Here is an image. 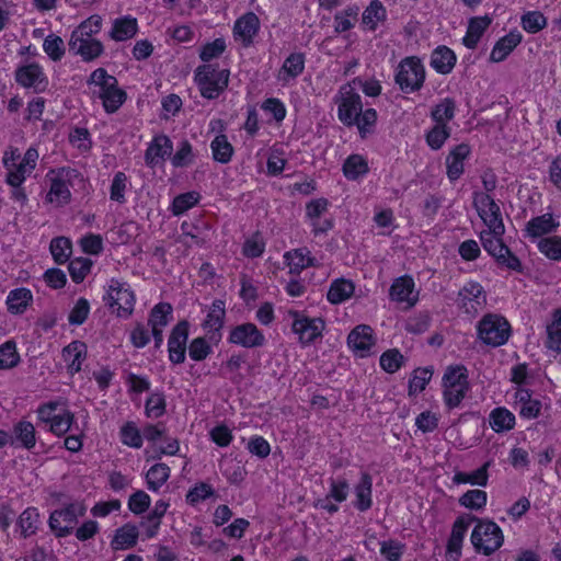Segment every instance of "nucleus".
<instances>
[{
  "label": "nucleus",
  "instance_id": "1",
  "mask_svg": "<svg viewBox=\"0 0 561 561\" xmlns=\"http://www.w3.org/2000/svg\"><path fill=\"white\" fill-rule=\"evenodd\" d=\"M88 84L94 87L92 95L102 100L106 113H115L126 101V92L118 88L117 79L108 75L104 68L95 69Z\"/></svg>",
  "mask_w": 561,
  "mask_h": 561
},
{
  "label": "nucleus",
  "instance_id": "2",
  "mask_svg": "<svg viewBox=\"0 0 561 561\" xmlns=\"http://www.w3.org/2000/svg\"><path fill=\"white\" fill-rule=\"evenodd\" d=\"M46 178L50 184L47 199L49 203L57 206L68 204L71 199L70 187H72L77 181H83L80 172L70 167L50 170Z\"/></svg>",
  "mask_w": 561,
  "mask_h": 561
},
{
  "label": "nucleus",
  "instance_id": "3",
  "mask_svg": "<svg viewBox=\"0 0 561 561\" xmlns=\"http://www.w3.org/2000/svg\"><path fill=\"white\" fill-rule=\"evenodd\" d=\"M477 525L471 533V543L476 551L490 556L499 550L504 542L502 529L492 520L476 517Z\"/></svg>",
  "mask_w": 561,
  "mask_h": 561
},
{
  "label": "nucleus",
  "instance_id": "4",
  "mask_svg": "<svg viewBox=\"0 0 561 561\" xmlns=\"http://www.w3.org/2000/svg\"><path fill=\"white\" fill-rule=\"evenodd\" d=\"M477 335L485 345L497 347L508 341L511 325L504 317L486 313L477 324Z\"/></svg>",
  "mask_w": 561,
  "mask_h": 561
},
{
  "label": "nucleus",
  "instance_id": "5",
  "mask_svg": "<svg viewBox=\"0 0 561 561\" xmlns=\"http://www.w3.org/2000/svg\"><path fill=\"white\" fill-rule=\"evenodd\" d=\"M195 81L203 98L217 99L228 87L229 71L213 65H203L195 70Z\"/></svg>",
  "mask_w": 561,
  "mask_h": 561
},
{
  "label": "nucleus",
  "instance_id": "6",
  "mask_svg": "<svg viewBox=\"0 0 561 561\" xmlns=\"http://www.w3.org/2000/svg\"><path fill=\"white\" fill-rule=\"evenodd\" d=\"M396 83L404 93L419 91L425 81V69L420 58L407 57L397 68Z\"/></svg>",
  "mask_w": 561,
  "mask_h": 561
},
{
  "label": "nucleus",
  "instance_id": "7",
  "mask_svg": "<svg viewBox=\"0 0 561 561\" xmlns=\"http://www.w3.org/2000/svg\"><path fill=\"white\" fill-rule=\"evenodd\" d=\"M355 84L356 80L343 84L334 96L339 119L346 126H354L363 108L362 98L356 92Z\"/></svg>",
  "mask_w": 561,
  "mask_h": 561
},
{
  "label": "nucleus",
  "instance_id": "8",
  "mask_svg": "<svg viewBox=\"0 0 561 561\" xmlns=\"http://www.w3.org/2000/svg\"><path fill=\"white\" fill-rule=\"evenodd\" d=\"M85 514V506L75 502L64 508L55 510L49 516V527L58 538L66 537L75 529L78 518Z\"/></svg>",
  "mask_w": 561,
  "mask_h": 561
},
{
  "label": "nucleus",
  "instance_id": "9",
  "mask_svg": "<svg viewBox=\"0 0 561 561\" xmlns=\"http://www.w3.org/2000/svg\"><path fill=\"white\" fill-rule=\"evenodd\" d=\"M473 206L488 229H494L497 234L505 231L500 206L489 194L474 193Z\"/></svg>",
  "mask_w": 561,
  "mask_h": 561
},
{
  "label": "nucleus",
  "instance_id": "10",
  "mask_svg": "<svg viewBox=\"0 0 561 561\" xmlns=\"http://www.w3.org/2000/svg\"><path fill=\"white\" fill-rule=\"evenodd\" d=\"M104 300L111 308L117 307V316L129 317L135 305L134 293L117 279H111Z\"/></svg>",
  "mask_w": 561,
  "mask_h": 561
},
{
  "label": "nucleus",
  "instance_id": "11",
  "mask_svg": "<svg viewBox=\"0 0 561 561\" xmlns=\"http://www.w3.org/2000/svg\"><path fill=\"white\" fill-rule=\"evenodd\" d=\"M485 302L486 295L477 282L467 283L458 293V306L469 316H476Z\"/></svg>",
  "mask_w": 561,
  "mask_h": 561
},
{
  "label": "nucleus",
  "instance_id": "12",
  "mask_svg": "<svg viewBox=\"0 0 561 561\" xmlns=\"http://www.w3.org/2000/svg\"><path fill=\"white\" fill-rule=\"evenodd\" d=\"M389 297L392 301L405 304L407 308L414 307L419 301V291L415 290L413 278L409 275L396 278L390 286Z\"/></svg>",
  "mask_w": 561,
  "mask_h": 561
},
{
  "label": "nucleus",
  "instance_id": "13",
  "mask_svg": "<svg viewBox=\"0 0 561 561\" xmlns=\"http://www.w3.org/2000/svg\"><path fill=\"white\" fill-rule=\"evenodd\" d=\"M187 339L188 322L183 320L172 329L168 341L169 359L173 364H181L185 360Z\"/></svg>",
  "mask_w": 561,
  "mask_h": 561
},
{
  "label": "nucleus",
  "instance_id": "14",
  "mask_svg": "<svg viewBox=\"0 0 561 561\" xmlns=\"http://www.w3.org/2000/svg\"><path fill=\"white\" fill-rule=\"evenodd\" d=\"M229 342L245 348H253L262 346L265 337L255 324L248 322L239 324L231 330Z\"/></svg>",
  "mask_w": 561,
  "mask_h": 561
},
{
  "label": "nucleus",
  "instance_id": "15",
  "mask_svg": "<svg viewBox=\"0 0 561 561\" xmlns=\"http://www.w3.org/2000/svg\"><path fill=\"white\" fill-rule=\"evenodd\" d=\"M473 520H476V516L463 515L458 517L453 525L451 534L446 546V553L454 561H458L461 557L463 538Z\"/></svg>",
  "mask_w": 561,
  "mask_h": 561
},
{
  "label": "nucleus",
  "instance_id": "16",
  "mask_svg": "<svg viewBox=\"0 0 561 561\" xmlns=\"http://www.w3.org/2000/svg\"><path fill=\"white\" fill-rule=\"evenodd\" d=\"M347 345L358 356H368L375 345L373 329L366 324L355 327L347 336Z\"/></svg>",
  "mask_w": 561,
  "mask_h": 561
},
{
  "label": "nucleus",
  "instance_id": "17",
  "mask_svg": "<svg viewBox=\"0 0 561 561\" xmlns=\"http://www.w3.org/2000/svg\"><path fill=\"white\" fill-rule=\"evenodd\" d=\"M295 319L293 322V331L299 335L302 343H311L321 335L324 329V322L320 318L310 319L299 316L298 312L293 313Z\"/></svg>",
  "mask_w": 561,
  "mask_h": 561
},
{
  "label": "nucleus",
  "instance_id": "18",
  "mask_svg": "<svg viewBox=\"0 0 561 561\" xmlns=\"http://www.w3.org/2000/svg\"><path fill=\"white\" fill-rule=\"evenodd\" d=\"M15 80L19 84L25 88H33L36 92H42L47 87V79L43 69L34 62L18 68Z\"/></svg>",
  "mask_w": 561,
  "mask_h": 561
},
{
  "label": "nucleus",
  "instance_id": "19",
  "mask_svg": "<svg viewBox=\"0 0 561 561\" xmlns=\"http://www.w3.org/2000/svg\"><path fill=\"white\" fill-rule=\"evenodd\" d=\"M173 144L167 135H157L145 152V162L148 167L153 168L167 157H171Z\"/></svg>",
  "mask_w": 561,
  "mask_h": 561
},
{
  "label": "nucleus",
  "instance_id": "20",
  "mask_svg": "<svg viewBox=\"0 0 561 561\" xmlns=\"http://www.w3.org/2000/svg\"><path fill=\"white\" fill-rule=\"evenodd\" d=\"M260 28L259 18L249 12L239 18L233 26V35L236 39H240L244 46H249L253 42V37L256 35Z\"/></svg>",
  "mask_w": 561,
  "mask_h": 561
},
{
  "label": "nucleus",
  "instance_id": "21",
  "mask_svg": "<svg viewBox=\"0 0 561 561\" xmlns=\"http://www.w3.org/2000/svg\"><path fill=\"white\" fill-rule=\"evenodd\" d=\"M69 49L76 55H80L84 61H91L103 53V45L94 38L70 37Z\"/></svg>",
  "mask_w": 561,
  "mask_h": 561
},
{
  "label": "nucleus",
  "instance_id": "22",
  "mask_svg": "<svg viewBox=\"0 0 561 561\" xmlns=\"http://www.w3.org/2000/svg\"><path fill=\"white\" fill-rule=\"evenodd\" d=\"M470 153L467 144L457 145L446 158L447 176L451 182L457 181L463 173V161Z\"/></svg>",
  "mask_w": 561,
  "mask_h": 561
},
{
  "label": "nucleus",
  "instance_id": "23",
  "mask_svg": "<svg viewBox=\"0 0 561 561\" xmlns=\"http://www.w3.org/2000/svg\"><path fill=\"white\" fill-rule=\"evenodd\" d=\"M354 493L356 500L353 504L359 512H366L373 506V478L368 472H362Z\"/></svg>",
  "mask_w": 561,
  "mask_h": 561
},
{
  "label": "nucleus",
  "instance_id": "24",
  "mask_svg": "<svg viewBox=\"0 0 561 561\" xmlns=\"http://www.w3.org/2000/svg\"><path fill=\"white\" fill-rule=\"evenodd\" d=\"M522 38L523 36L519 32H510L496 42L490 54V60L493 62L503 61L522 42Z\"/></svg>",
  "mask_w": 561,
  "mask_h": 561
},
{
  "label": "nucleus",
  "instance_id": "25",
  "mask_svg": "<svg viewBox=\"0 0 561 561\" xmlns=\"http://www.w3.org/2000/svg\"><path fill=\"white\" fill-rule=\"evenodd\" d=\"M455 53L447 46H438L431 55V66L442 75H448L456 64Z\"/></svg>",
  "mask_w": 561,
  "mask_h": 561
},
{
  "label": "nucleus",
  "instance_id": "26",
  "mask_svg": "<svg viewBox=\"0 0 561 561\" xmlns=\"http://www.w3.org/2000/svg\"><path fill=\"white\" fill-rule=\"evenodd\" d=\"M11 435L15 440L14 446L32 449L36 444L35 427L28 421L22 420L14 424Z\"/></svg>",
  "mask_w": 561,
  "mask_h": 561
},
{
  "label": "nucleus",
  "instance_id": "27",
  "mask_svg": "<svg viewBox=\"0 0 561 561\" xmlns=\"http://www.w3.org/2000/svg\"><path fill=\"white\" fill-rule=\"evenodd\" d=\"M85 344L79 341L70 343L62 350V356L68 363V370L71 375L81 370V364L85 358Z\"/></svg>",
  "mask_w": 561,
  "mask_h": 561
},
{
  "label": "nucleus",
  "instance_id": "28",
  "mask_svg": "<svg viewBox=\"0 0 561 561\" xmlns=\"http://www.w3.org/2000/svg\"><path fill=\"white\" fill-rule=\"evenodd\" d=\"M305 69V57L300 53L290 54L284 61L279 72L278 80L288 82L290 79L297 78Z\"/></svg>",
  "mask_w": 561,
  "mask_h": 561
},
{
  "label": "nucleus",
  "instance_id": "29",
  "mask_svg": "<svg viewBox=\"0 0 561 561\" xmlns=\"http://www.w3.org/2000/svg\"><path fill=\"white\" fill-rule=\"evenodd\" d=\"M491 461H486L471 473L457 471L453 477V482L455 484L470 483L472 485L486 486Z\"/></svg>",
  "mask_w": 561,
  "mask_h": 561
},
{
  "label": "nucleus",
  "instance_id": "30",
  "mask_svg": "<svg viewBox=\"0 0 561 561\" xmlns=\"http://www.w3.org/2000/svg\"><path fill=\"white\" fill-rule=\"evenodd\" d=\"M491 19L488 16L473 18L470 20L466 36L463 37V45L467 48L473 49L478 45L482 34L489 27Z\"/></svg>",
  "mask_w": 561,
  "mask_h": 561
},
{
  "label": "nucleus",
  "instance_id": "31",
  "mask_svg": "<svg viewBox=\"0 0 561 561\" xmlns=\"http://www.w3.org/2000/svg\"><path fill=\"white\" fill-rule=\"evenodd\" d=\"M558 227L551 214L533 218L527 222L526 232L531 238H538L552 232Z\"/></svg>",
  "mask_w": 561,
  "mask_h": 561
},
{
  "label": "nucleus",
  "instance_id": "32",
  "mask_svg": "<svg viewBox=\"0 0 561 561\" xmlns=\"http://www.w3.org/2000/svg\"><path fill=\"white\" fill-rule=\"evenodd\" d=\"M32 299L33 296L30 289L18 288L11 290L7 297L8 310L14 314L23 313Z\"/></svg>",
  "mask_w": 561,
  "mask_h": 561
},
{
  "label": "nucleus",
  "instance_id": "33",
  "mask_svg": "<svg viewBox=\"0 0 561 561\" xmlns=\"http://www.w3.org/2000/svg\"><path fill=\"white\" fill-rule=\"evenodd\" d=\"M172 306L168 302L156 305L149 314L148 324L151 330H163L172 320Z\"/></svg>",
  "mask_w": 561,
  "mask_h": 561
},
{
  "label": "nucleus",
  "instance_id": "34",
  "mask_svg": "<svg viewBox=\"0 0 561 561\" xmlns=\"http://www.w3.org/2000/svg\"><path fill=\"white\" fill-rule=\"evenodd\" d=\"M505 231H502L501 233H496L494 229H488L483 230L480 233V240L482 243L483 249L493 257L495 259L500 253L503 252V250L507 247L503 242V234Z\"/></svg>",
  "mask_w": 561,
  "mask_h": 561
},
{
  "label": "nucleus",
  "instance_id": "35",
  "mask_svg": "<svg viewBox=\"0 0 561 561\" xmlns=\"http://www.w3.org/2000/svg\"><path fill=\"white\" fill-rule=\"evenodd\" d=\"M210 149L215 161L220 163H228L233 156V147L229 142L226 135H217L210 142Z\"/></svg>",
  "mask_w": 561,
  "mask_h": 561
},
{
  "label": "nucleus",
  "instance_id": "36",
  "mask_svg": "<svg viewBox=\"0 0 561 561\" xmlns=\"http://www.w3.org/2000/svg\"><path fill=\"white\" fill-rule=\"evenodd\" d=\"M490 426L500 433L514 428L515 415L505 408H495L490 413Z\"/></svg>",
  "mask_w": 561,
  "mask_h": 561
},
{
  "label": "nucleus",
  "instance_id": "37",
  "mask_svg": "<svg viewBox=\"0 0 561 561\" xmlns=\"http://www.w3.org/2000/svg\"><path fill=\"white\" fill-rule=\"evenodd\" d=\"M355 286L351 280L336 279L334 280L328 291V300L332 304H341L348 299L354 294Z\"/></svg>",
  "mask_w": 561,
  "mask_h": 561
},
{
  "label": "nucleus",
  "instance_id": "38",
  "mask_svg": "<svg viewBox=\"0 0 561 561\" xmlns=\"http://www.w3.org/2000/svg\"><path fill=\"white\" fill-rule=\"evenodd\" d=\"M138 538V529L134 525H125L116 530L115 537L112 541V547L115 550L128 549L136 545Z\"/></svg>",
  "mask_w": 561,
  "mask_h": 561
},
{
  "label": "nucleus",
  "instance_id": "39",
  "mask_svg": "<svg viewBox=\"0 0 561 561\" xmlns=\"http://www.w3.org/2000/svg\"><path fill=\"white\" fill-rule=\"evenodd\" d=\"M225 314V302L220 299L215 300L208 311L206 320L204 321L205 329L208 332H219L224 324Z\"/></svg>",
  "mask_w": 561,
  "mask_h": 561
},
{
  "label": "nucleus",
  "instance_id": "40",
  "mask_svg": "<svg viewBox=\"0 0 561 561\" xmlns=\"http://www.w3.org/2000/svg\"><path fill=\"white\" fill-rule=\"evenodd\" d=\"M369 171L367 161L359 154L350 156L343 164V173L348 180H357Z\"/></svg>",
  "mask_w": 561,
  "mask_h": 561
},
{
  "label": "nucleus",
  "instance_id": "41",
  "mask_svg": "<svg viewBox=\"0 0 561 561\" xmlns=\"http://www.w3.org/2000/svg\"><path fill=\"white\" fill-rule=\"evenodd\" d=\"M285 259L289 266L290 273H300L304 268L313 265V259L309 256L306 249H296L286 252Z\"/></svg>",
  "mask_w": 561,
  "mask_h": 561
},
{
  "label": "nucleus",
  "instance_id": "42",
  "mask_svg": "<svg viewBox=\"0 0 561 561\" xmlns=\"http://www.w3.org/2000/svg\"><path fill=\"white\" fill-rule=\"evenodd\" d=\"M170 468L165 463L153 465L146 474L147 485L150 491H158L169 479Z\"/></svg>",
  "mask_w": 561,
  "mask_h": 561
},
{
  "label": "nucleus",
  "instance_id": "43",
  "mask_svg": "<svg viewBox=\"0 0 561 561\" xmlns=\"http://www.w3.org/2000/svg\"><path fill=\"white\" fill-rule=\"evenodd\" d=\"M137 32V21L136 19H119L116 20L112 32L111 37L115 41H126L131 38Z\"/></svg>",
  "mask_w": 561,
  "mask_h": 561
},
{
  "label": "nucleus",
  "instance_id": "44",
  "mask_svg": "<svg viewBox=\"0 0 561 561\" xmlns=\"http://www.w3.org/2000/svg\"><path fill=\"white\" fill-rule=\"evenodd\" d=\"M386 18V10L381 2L373 1L366 10L363 12L362 22L369 30L374 31L377 27L379 21Z\"/></svg>",
  "mask_w": 561,
  "mask_h": 561
},
{
  "label": "nucleus",
  "instance_id": "45",
  "mask_svg": "<svg viewBox=\"0 0 561 561\" xmlns=\"http://www.w3.org/2000/svg\"><path fill=\"white\" fill-rule=\"evenodd\" d=\"M488 495L485 491L473 489L463 493L459 504L466 508L480 511L486 505Z\"/></svg>",
  "mask_w": 561,
  "mask_h": 561
},
{
  "label": "nucleus",
  "instance_id": "46",
  "mask_svg": "<svg viewBox=\"0 0 561 561\" xmlns=\"http://www.w3.org/2000/svg\"><path fill=\"white\" fill-rule=\"evenodd\" d=\"M547 335L546 346L561 353V311L556 312L553 321L547 327Z\"/></svg>",
  "mask_w": 561,
  "mask_h": 561
},
{
  "label": "nucleus",
  "instance_id": "47",
  "mask_svg": "<svg viewBox=\"0 0 561 561\" xmlns=\"http://www.w3.org/2000/svg\"><path fill=\"white\" fill-rule=\"evenodd\" d=\"M358 15L357 7H350L334 15V30L337 33H343L351 30Z\"/></svg>",
  "mask_w": 561,
  "mask_h": 561
},
{
  "label": "nucleus",
  "instance_id": "48",
  "mask_svg": "<svg viewBox=\"0 0 561 561\" xmlns=\"http://www.w3.org/2000/svg\"><path fill=\"white\" fill-rule=\"evenodd\" d=\"M102 18L100 15H91L80 23V25L71 33L70 37L93 38L92 35L101 31Z\"/></svg>",
  "mask_w": 561,
  "mask_h": 561
},
{
  "label": "nucleus",
  "instance_id": "49",
  "mask_svg": "<svg viewBox=\"0 0 561 561\" xmlns=\"http://www.w3.org/2000/svg\"><path fill=\"white\" fill-rule=\"evenodd\" d=\"M39 519V514L36 508L28 507L20 515L19 518V527L21 528V534L24 538L30 537L35 534L37 529V523Z\"/></svg>",
  "mask_w": 561,
  "mask_h": 561
},
{
  "label": "nucleus",
  "instance_id": "50",
  "mask_svg": "<svg viewBox=\"0 0 561 561\" xmlns=\"http://www.w3.org/2000/svg\"><path fill=\"white\" fill-rule=\"evenodd\" d=\"M456 103L453 99L446 98L432 111V118L438 124H446L455 116Z\"/></svg>",
  "mask_w": 561,
  "mask_h": 561
},
{
  "label": "nucleus",
  "instance_id": "51",
  "mask_svg": "<svg viewBox=\"0 0 561 561\" xmlns=\"http://www.w3.org/2000/svg\"><path fill=\"white\" fill-rule=\"evenodd\" d=\"M49 249L55 262L62 264L71 254V242L65 237H57L50 241Z\"/></svg>",
  "mask_w": 561,
  "mask_h": 561
},
{
  "label": "nucleus",
  "instance_id": "52",
  "mask_svg": "<svg viewBox=\"0 0 561 561\" xmlns=\"http://www.w3.org/2000/svg\"><path fill=\"white\" fill-rule=\"evenodd\" d=\"M20 362V355L16 352V345L13 341H7L0 345V369H10Z\"/></svg>",
  "mask_w": 561,
  "mask_h": 561
},
{
  "label": "nucleus",
  "instance_id": "53",
  "mask_svg": "<svg viewBox=\"0 0 561 561\" xmlns=\"http://www.w3.org/2000/svg\"><path fill=\"white\" fill-rule=\"evenodd\" d=\"M538 249L548 259L554 260V261H561V237L553 236V237L542 238L538 242Z\"/></svg>",
  "mask_w": 561,
  "mask_h": 561
},
{
  "label": "nucleus",
  "instance_id": "54",
  "mask_svg": "<svg viewBox=\"0 0 561 561\" xmlns=\"http://www.w3.org/2000/svg\"><path fill=\"white\" fill-rule=\"evenodd\" d=\"M547 25V19L539 11H529L522 16L523 28L531 34H535Z\"/></svg>",
  "mask_w": 561,
  "mask_h": 561
},
{
  "label": "nucleus",
  "instance_id": "55",
  "mask_svg": "<svg viewBox=\"0 0 561 561\" xmlns=\"http://www.w3.org/2000/svg\"><path fill=\"white\" fill-rule=\"evenodd\" d=\"M92 267V262L87 257H77L70 261L68 265L69 274L77 284L81 283Z\"/></svg>",
  "mask_w": 561,
  "mask_h": 561
},
{
  "label": "nucleus",
  "instance_id": "56",
  "mask_svg": "<svg viewBox=\"0 0 561 561\" xmlns=\"http://www.w3.org/2000/svg\"><path fill=\"white\" fill-rule=\"evenodd\" d=\"M121 440L124 445L140 448L142 446V436L134 422H127L121 428Z\"/></svg>",
  "mask_w": 561,
  "mask_h": 561
},
{
  "label": "nucleus",
  "instance_id": "57",
  "mask_svg": "<svg viewBox=\"0 0 561 561\" xmlns=\"http://www.w3.org/2000/svg\"><path fill=\"white\" fill-rule=\"evenodd\" d=\"M494 260L501 268L516 273H523L524 271L520 260L510 250L508 247H506Z\"/></svg>",
  "mask_w": 561,
  "mask_h": 561
},
{
  "label": "nucleus",
  "instance_id": "58",
  "mask_svg": "<svg viewBox=\"0 0 561 561\" xmlns=\"http://www.w3.org/2000/svg\"><path fill=\"white\" fill-rule=\"evenodd\" d=\"M376 121V110L367 108L366 111H360V114L357 116L356 123L354 125L357 126L360 136L365 138L368 134L373 133Z\"/></svg>",
  "mask_w": 561,
  "mask_h": 561
},
{
  "label": "nucleus",
  "instance_id": "59",
  "mask_svg": "<svg viewBox=\"0 0 561 561\" xmlns=\"http://www.w3.org/2000/svg\"><path fill=\"white\" fill-rule=\"evenodd\" d=\"M449 128L446 124H436L426 135L427 145L434 149L438 150L443 147L447 138L449 137Z\"/></svg>",
  "mask_w": 561,
  "mask_h": 561
},
{
  "label": "nucleus",
  "instance_id": "60",
  "mask_svg": "<svg viewBox=\"0 0 561 561\" xmlns=\"http://www.w3.org/2000/svg\"><path fill=\"white\" fill-rule=\"evenodd\" d=\"M404 550L405 545L393 539L380 542V554L387 561H400L401 557L404 553Z\"/></svg>",
  "mask_w": 561,
  "mask_h": 561
},
{
  "label": "nucleus",
  "instance_id": "61",
  "mask_svg": "<svg viewBox=\"0 0 561 561\" xmlns=\"http://www.w3.org/2000/svg\"><path fill=\"white\" fill-rule=\"evenodd\" d=\"M403 362V355L396 348L388 350L380 356L381 368L390 374H393L397 370H399Z\"/></svg>",
  "mask_w": 561,
  "mask_h": 561
},
{
  "label": "nucleus",
  "instance_id": "62",
  "mask_svg": "<svg viewBox=\"0 0 561 561\" xmlns=\"http://www.w3.org/2000/svg\"><path fill=\"white\" fill-rule=\"evenodd\" d=\"M469 390V383L462 386L444 387V400L449 409L457 408Z\"/></svg>",
  "mask_w": 561,
  "mask_h": 561
},
{
  "label": "nucleus",
  "instance_id": "63",
  "mask_svg": "<svg viewBox=\"0 0 561 561\" xmlns=\"http://www.w3.org/2000/svg\"><path fill=\"white\" fill-rule=\"evenodd\" d=\"M193 159L192 145L187 140H182L178 151L171 157V162L175 168H183L191 164Z\"/></svg>",
  "mask_w": 561,
  "mask_h": 561
},
{
  "label": "nucleus",
  "instance_id": "64",
  "mask_svg": "<svg viewBox=\"0 0 561 561\" xmlns=\"http://www.w3.org/2000/svg\"><path fill=\"white\" fill-rule=\"evenodd\" d=\"M198 202V194L195 192H187L178 195L172 203V213L174 215H181L187 209L192 208Z\"/></svg>",
  "mask_w": 561,
  "mask_h": 561
}]
</instances>
